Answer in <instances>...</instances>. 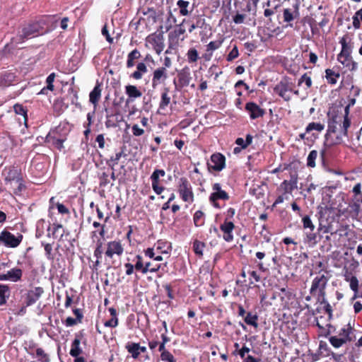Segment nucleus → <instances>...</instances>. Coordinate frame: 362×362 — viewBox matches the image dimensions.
<instances>
[{"mask_svg":"<svg viewBox=\"0 0 362 362\" xmlns=\"http://www.w3.org/2000/svg\"><path fill=\"white\" fill-rule=\"evenodd\" d=\"M306 238L308 242L315 243H316V238L317 235L315 233H314V230H310L305 232Z\"/></svg>","mask_w":362,"mask_h":362,"instance_id":"obj_57","label":"nucleus"},{"mask_svg":"<svg viewBox=\"0 0 362 362\" xmlns=\"http://www.w3.org/2000/svg\"><path fill=\"white\" fill-rule=\"evenodd\" d=\"M124 249L119 241H111L107 243V248L105 255L112 258L114 255H121Z\"/></svg>","mask_w":362,"mask_h":362,"instance_id":"obj_17","label":"nucleus"},{"mask_svg":"<svg viewBox=\"0 0 362 362\" xmlns=\"http://www.w3.org/2000/svg\"><path fill=\"white\" fill-rule=\"evenodd\" d=\"M353 26L356 29L361 27V21H362V8L357 11L353 16Z\"/></svg>","mask_w":362,"mask_h":362,"instance_id":"obj_43","label":"nucleus"},{"mask_svg":"<svg viewBox=\"0 0 362 362\" xmlns=\"http://www.w3.org/2000/svg\"><path fill=\"white\" fill-rule=\"evenodd\" d=\"M350 107H351L347 105L344 108V114L340 115L343 117L342 120L344 121V124H342V127L344 128V133L347 132L349 127L351 125V121L349 117Z\"/></svg>","mask_w":362,"mask_h":362,"instance_id":"obj_31","label":"nucleus"},{"mask_svg":"<svg viewBox=\"0 0 362 362\" xmlns=\"http://www.w3.org/2000/svg\"><path fill=\"white\" fill-rule=\"evenodd\" d=\"M178 192L184 202H192L194 194L192 186L186 177H181L179 180Z\"/></svg>","mask_w":362,"mask_h":362,"instance_id":"obj_5","label":"nucleus"},{"mask_svg":"<svg viewBox=\"0 0 362 362\" xmlns=\"http://www.w3.org/2000/svg\"><path fill=\"white\" fill-rule=\"evenodd\" d=\"M223 41H211L207 45V49L206 51H214L216 49H218L222 44Z\"/></svg>","mask_w":362,"mask_h":362,"instance_id":"obj_52","label":"nucleus"},{"mask_svg":"<svg viewBox=\"0 0 362 362\" xmlns=\"http://www.w3.org/2000/svg\"><path fill=\"white\" fill-rule=\"evenodd\" d=\"M212 189L213 193L209 197V200L214 206L220 208L217 200L218 199H226V192L221 189V185L219 183H215L213 185Z\"/></svg>","mask_w":362,"mask_h":362,"instance_id":"obj_11","label":"nucleus"},{"mask_svg":"<svg viewBox=\"0 0 362 362\" xmlns=\"http://www.w3.org/2000/svg\"><path fill=\"white\" fill-rule=\"evenodd\" d=\"M302 222H303V228L305 230H308V229H309L310 230H315V227L308 216H305L302 218Z\"/></svg>","mask_w":362,"mask_h":362,"instance_id":"obj_46","label":"nucleus"},{"mask_svg":"<svg viewBox=\"0 0 362 362\" xmlns=\"http://www.w3.org/2000/svg\"><path fill=\"white\" fill-rule=\"evenodd\" d=\"M101 95L100 85L97 83L93 90L90 93L89 100L94 105H96Z\"/></svg>","mask_w":362,"mask_h":362,"instance_id":"obj_23","label":"nucleus"},{"mask_svg":"<svg viewBox=\"0 0 362 362\" xmlns=\"http://www.w3.org/2000/svg\"><path fill=\"white\" fill-rule=\"evenodd\" d=\"M43 293V288L39 286L29 290L25 298V304L26 306H30L35 303L41 297Z\"/></svg>","mask_w":362,"mask_h":362,"instance_id":"obj_12","label":"nucleus"},{"mask_svg":"<svg viewBox=\"0 0 362 362\" xmlns=\"http://www.w3.org/2000/svg\"><path fill=\"white\" fill-rule=\"evenodd\" d=\"M55 76V74L52 73L47 76L46 79L47 89H49L50 91H52L54 90L53 82L54 81Z\"/></svg>","mask_w":362,"mask_h":362,"instance_id":"obj_51","label":"nucleus"},{"mask_svg":"<svg viewBox=\"0 0 362 362\" xmlns=\"http://www.w3.org/2000/svg\"><path fill=\"white\" fill-rule=\"evenodd\" d=\"M148 71L146 64L140 62L136 65V71L132 74L131 77L136 80L141 79L144 74Z\"/></svg>","mask_w":362,"mask_h":362,"instance_id":"obj_25","label":"nucleus"},{"mask_svg":"<svg viewBox=\"0 0 362 362\" xmlns=\"http://www.w3.org/2000/svg\"><path fill=\"white\" fill-rule=\"evenodd\" d=\"M318 153L316 150H313L308 154L307 158V165L310 168L315 167V160L317 159Z\"/></svg>","mask_w":362,"mask_h":362,"instance_id":"obj_41","label":"nucleus"},{"mask_svg":"<svg viewBox=\"0 0 362 362\" xmlns=\"http://www.w3.org/2000/svg\"><path fill=\"white\" fill-rule=\"evenodd\" d=\"M15 77L14 74L7 71L0 74L1 82L4 86H9L14 81Z\"/></svg>","mask_w":362,"mask_h":362,"instance_id":"obj_30","label":"nucleus"},{"mask_svg":"<svg viewBox=\"0 0 362 362\" xmlns=\"http://www.w3.org/2000/svg\"><path fill=\"white\" fill-rule=\"evenodd\" d=\"M6 185H13V184H18V190L22 191L25 189L23 177L20 170L17 168H12L8 170L7 175L5 177Z\"/></svg>","mask_w":362,"mask_h":362,"instance_id":"obj_4","label":"nucleus"},{"mask_svg":"<svg viewBox=\"0 0 362 362\" xmlns=\"http://www.w3.org/2000/svg\"><path fill=\"white\" fill-rule=\"evenodd\" d=\"M238 57V50L235 45H234L232 50L228 54V61L233 60Z\"/></svg>","mask_w":362,"mask_h":362,"instance_id":"obj_61","label":"nucleus"},{"mask_svg":"<svg viewBox=\"0 0 362 362\" xmlns=\"http://www.w3.org/2000/svg\"><path fill=\"white\" fill-rule=\"evenodd\" d=\"M125 93L128 96L126 100L127 104L132 103L136 98H140L142 95V93L134 85L126 86Z\"/></svg>","mask_w":362,"mask_h":362,"instance_id":"obj_19","label":"nucleus"},{"mask_svg":"<svg viewBox=\"0 0 362 362\" xmlns=\"http://www.w3.org/2000/svg\"><path fill=\"white\" fill-rule=\"evenodd\" d=\"M257 315H253L251 313H247L244 318L245 322L249 325H252L255 327H257Z\"/></svg>","mask_w":362,"mask_h":362,"instance_id":"obj_36","label":"nucleus"},{"mask_svg":"<svg viewBox=\"0 0 362 362\" xmlns=\"http://www.w3.org/2000/svg\"><path fill=\"white\" fill-rule=\"evenodd\" d=\"M225 156L221 153H216L212 154L210 160L207 163L209 172L221 171L225 167Z\"/></svg>","mask_w":362,"mask_h":362,"instance_id":"obj_10","label":"nucleus"},{"mask_svg":"<svg viewBox=\"0 0 362 362\" xmlns=\"http://www.w3.org/2000/svg\"><path fill=\"white\" fill-rule=\"evenodd\" d=\"M13 110L16 115H21L23 117V122L25 126H27L28 121V115H27V109L21 104H16L13 106Z\"/></svg>","mask_w":362,"mask_h":362,"instance_id":"obj_28","label":"nucleus"},{"mask_svg":"<svg viewBox=\"0 0 362 362\" xmlns=\"http://www.w3.org/2000/svg\"><path fill=\"white\" fill-rule=\"evenodd\" d=\"M299 8L300 4L298 1H296L291 6L284 8L283 11L284 21L289 23L291 27H293L291 22L300 17Z\"/></svg>","mask_w":362,"mask_h":362,"instance_id":"obj_9","label":"nucleus"},{"mask_svg":"<svg viewBox=\"0 0 362 362\" xmlns=\"http://www.w3.org/2000/svg\"><path fill=\"white\" fill-rule=\"evenodd\" d=\"M337 59L350 71H354L358 67V64L352 60L351 54L349 56H343L341 58L340 57V54H338Z\"/></svg>","mask_w":362,"mask_h":362,"instance_id":"obj_22","label":"nucleus"},{"mask_svg":"<svg viewBox=\"0 0 362 362\" xmlns=\"http://www.w3.org/2000/svg\"><path fill=\"white\" fill-rule=\"evenodd\" d=\"M36 355L40 358L41 361H44L45 362L49 361L48 356L45 353L42 348H37L36 349Z\"/></svg>","mask_w":362,"mask_h":362,"instance_id":"obj_54","label":"nucleus"},{"mask_svg":"<svg viewBox=\"0 0 362 362\" xmlns=\"http://www.w3.org/2000/svg\"><path fill=\"white\" fill-rule=\"evenodd\" d=\"M339 43L341 45V51L339 54H340V57L341 58L343 56H349L351 53L352 50V45L351 43V39L348 35H344L339 41Z\"/></svg>","mask_w":362,"mask_h":362,"instance_id":"obj_20","label":"nucleus"},{"mask_svg":"<svg viewBox=\"0 0 362 362\" xmlns=\"http://www.w3.org/2000/svg\"><path fill=\"white\" fill-rule=\"evenodd\" d=\"M343 117L339 115H332V117L328 121V128L327 133L325 134V139H327L328 136L331 134L336 133L337 131L339 132L341 136H347L348 131L344 133V128L342 124H344V121L342 120Z\"/></svg>","mask_w":362,"mask_h":362,"instance_id":"obj_2","label":"nucleus"},{"mask_svg":"<svg viewBox=\"0 0 362 362\" xmlns=\"http://www.w3.org/2000/svg\"><path fill=\"white\" fill-rule=\"evenodd\" d=\"M51 16L42 17L38 20L25 23L19 28L15 40L17 43H22L27 40L37 37L44 33L45 25L52 20Z\"/></svg>","mask_w":362,"mask_h":362,"instance_id":"obj_1","label":"nucleus"},{"mask_svg":"<svg viewBox=\"0 0 362 362\" xmlns=\"http://www.w3.org/2000/svg\"><path fill=\"white\" fill-rule=\"evenodd\" d=\"M350 207L355 215L358 216L359 214L361 211V206L359 203L354 202L353 204L350 205Z\"/></svg>","mask_w":362,"mask_h":362,"instance_id":"obj_64","label":"nucleus"},{"mask_svg":"<svg viewBox=\"0 0 362 362\" xmlns=\"http://www.w3.org/2000/svg\"><path fill=\"white\" fill-rule=\"evenodd\" d=\"M303 83H305V86L308 88H310L312 86V80L310 76H308L307 74H304L298 80V85L300 86Z\"/></svg>","mask_w":362,"mask_h":362,"instance_id":"obj_48","label":"nucleus"},{"mask_svg":"<svg viewBox=\"0 0 362 362\" xmlns=\"http://www.w3.org/2000/svg\"><path fill=\"white\" fill-rule=\"evenodd\" d=\"M103 243L101 240H98L96 243V248L94 251V256L97 259H100L102 257L103 254Z\"/></svg>","mask_w":362,"mask_h":362,"instance_id":"obj_49","label":"nucleus"},{"mask_svg":"<svg viewBox=\"0 0 362 362\" xmlns=\"http://www.w3.org/2000/svg\"><path fill=\"white\" fill-rule=\"evenodd\" d=\"M325 129V125L321 123L310 122L308 124L305 129L306 133L315 130L317 132H322Z\"/></svg>","mask_w":362,"mask_h":362,"instance_id":"obj_40","label":"nucleus"},{"mask_svg":"<svg viewBox=\"0 0 362 362\" xmlns=\"http://www.w3.org/2000/svg\"><path fill=\"white\" fill-rule=\"evenodd\" d=\"M328 281L329 277L327 275L324 274L317 275L312 281L310 293L314 296L320 292L323 295V291H325Z\"/></svg>","mask_w":362,"mask_h":362,"instance_id":"obj_6","label":"nucleus"},{"mask_svg":"<svg viewBox=\"0 0 362 362\" xmlns=\"http://www.w3.org/2000/svg\"><path fill=\"white\" fill-rule=\"evenodd\" d=\"M23 240V235L18 233L17 235H13L9 231L3 230L0 233V243L7 247H18Z\"/></svg>","mask_w":362,"mask_h":362,"instance_id":"obj_3","label":"nucleus"},{"mask_svg":"<svg viewBox=\"0 0 362 362\" xmlns=\"http://www.w3.org/2000/svg\"><path fill=\"white\" fill-rule=\"evenodd\" d=\"M274 91L281 97L284 100L289 101L291 95L288 92L293 91V83L289 82L287 78H284L274 88Z\"/></svg>","mask_w":362,"mask_h":362,"instance_id":"obj_7","label":"nucleus"},{"mask_svg":"<svg viewBox=\"0 0 362 362\" xmlns=\"http://www.w3.org/2000/svg\"><path fill=\"white\" fill-rule=\"evenodd\" d=\"M179 81L183 86H187L189 84L191 77L188 71H182L178 74Z\"/></svg>","mask_w":362,"mask_h":362,"instance_id":"obj_38","label":"nucleus"},{"mask_svg":"<svg viewBox=\"0 0 362 362\" xmlns=\"http://www.w3.org/2000/svg\"><path fill=\"white\" fill-rule=\"evenodd\" d=\"M329 341L334 348H339L346 344L344 340L337 336L330 337Z\"/></svg>","mask_w":362,"mask_h":362,"instance_id":"obj_45","label":"nucleus"},{"mask_svg":"<svg viewBox=\"0 0 362 362\" xmlns=\"http://www.w3.org/2000/svg\"><path fill=\"white\" fill-rule=\"evenodd\" d=\"M298 183V175L295 173L291 174L289 180H284L280 185V188L284 190L285 194H291L296 189Z\"/></svg>","mask_w":362,"mask_h":362,"instance_id":"obj_14","label":"nucleus"},{"mask_svg":"<svg viewBox=\"0 0 362 362\" xmlns=\"http://www.w3.org/2000/svg\"><path fill=\"white\" fill-rule=\"evenodd\" d=\"M194 223L197 227H199L204 223V214L202 211H197L194 215Z\"/></svg>","mask_w":362,"mask_h":362,"instance_id":"obj_39","label":"nucleus"},{"mask_svg":"<svg viewBox=\"0 0 362 362\" xmlns=\"http://www.w3.org/2000/svg\"><path fill=\"white\" fill-rule=\"evenodd\" d=\"M11 294L10 288L7 285L0 284V305L6 303Z\"/></svg>","mask_w":362,"mask_h":362,"instance_id":"obj_24","label":"nucleus"},{"mask_svg":"<svg viewBox=\"0 0 362 362\" xmlns=\"http://www.w3.org/2000/svg\"><path fill=\"white\" fill-rule=\"evenodd\" d=\"M325 73L327 82L331 84H335L337 78L339 77V74L329 69H326Z\"/></svg>","mask_w":362,"mask_h":362,"instance_id":"obj_35","label":"nucleus"},{"mask_svg":"<svg viewBox=\"0 0 362 362\" xmlns=\"http://www.w3.org/2000/svg\"><path fill=\"white\" fill-rule=\"evenodd\" d=\"M80 339L76 337L71 344L70 350V355L73 357H76L82 352V349L80 347Z\"/></svg>","mask_w":362,"mask_h":362,"instance_id":"obj_27","label":"nucleus"},{"mask_svg":"<svg viewBox=\"0 0 362 362\" xmlns=\"http://www.w3.org/2000/svg\"><path fill=\"white\" fill-rule=\"evenodd\" d=\"M23 275V271L20 268H13L8 271L6 274H0V281H11L16 282L21 280Z\"/></svg>","mask_w":362,"mask_h":362,"instance_id":"obj_16","label":"nucleus"},{"mask_svg":"<svg viewBox=\"0 0 362 362\" xmlns=\"http://www.w3.org/2000/svg\"><path fill=\"white\" fill-rule=\"evenodd\" d=\"M99 180H100V186H101V187H105L110 183L109 175L105 172H103L100 175Z\"/></svg>","mask_w":362,"mask_h":362,"instance_id":"obj_50","label":"nucleus"},{"mask_svg":"<svg viewBox=\"0 0 362 362\" xmlns=\"http://www.w3.org/2000/svg\"><path fill=\"white\" fill-rule=\"evenodd\" d=\"M160 358L164 362H176L173 355L170 352H165L160 354Z\"/></svg>","mask_w":362,"mask_h":362,"instance_id":"obj_53","label":"nucleus"},{"mask_svg":"<svg viewBox=\"0 0 362 362\" xmlns=\"http://www.w3.org/2000/svg\"><path fill=\"white\" fill-rule=\"evenodd\" d=\"M354 331L350 324H348L339 330L337 337L344 340L346 344L351 342L353 340Z\"/></svg>","mask_w":362,"mask_h":362,"instance_id":"obj_21","label":"nucleus"},{"mask_svg":"<svg viewBox=\"0 0 362 362\" xmlns=\"http://www.w3.org/2000/svg\"><path fill=\"white\" fill-rule=\"evenodd\" d=\"M245 110L250 114V117L252 119L262 117L265 114L264 110L253 102L246 103Z\"/></svg>","mask_w":362,"mask_h":362,"instance_id":"obj_15","label":"nucleus"},{"mask_svg":"<svg viewBox=\"0 0 362 362\" xmlns=\"http://www.w3.org/2000/svg\"><path fill=\"white\" fill-rule=\"evenodd\" d=\"M168 78L167 69L165 67H159L154 70L152 78V87L156 88L158 85L163 83Z\"/></svg>","mask_w":362,"mask_h":362,"instance_id":"obj_13","label":"nucleus"},{"mask_svg":"<svg viewBox=\"0 0 362 362\" xmlns=\"http://www.w3.org/2000/svg\"><path fill=\"white\" fill-rule=\"evenodd\" d=\"M211 234L218 237H223L226 240V217L222 220V216L217 214L215 218V224L209 230Z\"/></svg>","mask_w":362,"mask_h":362,"instance_id":"obj_8","label":"nucleus"},{"mask_svg":"<svg viewBox=\"0 0 362 362\" xmlns=\"http://www.w3.org/2000/svg\"><path fill=\"white\" fill-rule=\"evenodd\" d=\"M205 246L206 245L204 243L195 240L193 242V251L198 257H201L203 256V250Z\"/></svg>","mask_w":362,"mask_h":362,"instance_id":"obj_32","label":"nucleus"},{"mask_svg":"<svg viewBox=\"0 0 362 362\" xmlns=\"http://www.w3.org/2000/svg\"><path fill=\"white\" fill-rule=\"evenodd\" d=\"M187 60L189 63H194L199 59V54L197 50L192 47L190 48L187 53Z\"/></svg>","mask_w":362,"mask_h":362,"instance_id":"obj_42","label":"nucleus"},{"mask_svg":"<svg viewBox=\"0 0 362 362\" xmlns=\"http://www.w3.org/2000/svg\"><path fill=\"white\" fill-rule=\"evenodd\" d=\"M251 191L252 192L253 194H255L256 196V197L257 199L263 197V196L264 194V191L259 186H257V188H253L252 189H251Z\"/></svg>","mask_w":362,"mask_h":362,"instance_id":"obj_63","label":"nucleus"},{"mask_svg":"<svg viewBox=\"0 0 362 362\" xmlns=\"http://www.w3.org/2000/svg\"><path fill=\"white\" fill-rule=\"evenodd\" d=\"M62 228V226L61 224H54L53 230L52 233H49L51 228H50V226H49L48 228H47V231H48L47 237H52L53 238H56L55 234H56L57 231L58 230V229Z\"/></svg>","mask_w":362,"mask_h":362,"instance_id":"obj_56","label":"nucleus"},{"mask_svg":"<svg viewBox=\"0 0 362 362\" xmlns=\"http://www.w3.org/2000/svg\"><path fill=\"white\" fill-rule=\"evenodd\" d=\"M141 57L139 51L134 49L127 55V67L132 68L135 65L134 60L139 59Z\"/></svg>","mask_w":362,"mask_h":362,"instance_id":"obj_26","label":"nucleus"},{"mask_svg":"<svg viewBox=\"0 0 362 362\" xmlns=\"http://www.w3.org/2000/svg\"><path fill=\"white\" fill-rule=\"evenodd\" d=\"M123 155V151H119L115 154L114 156H111L109 160H107V165L112 169V170H115V166L118 163V161L121 158Z\"/></svg>","mask_w":362,"mask_h":362,"instance_id":"obj_34","label":"nucleus"},{"mask_svg":"<svg viewBox=\"0 0 362 362\" xmlns=\"http://www.w3.org/2000/svg\"><path fill=\"white\" fill-rule=\"evenodd\" d=\"M226 0H213L214 7L221 6L223 15L226 13V8H225V4Z\"/></svg>","mask_w":362,"mask_h":362,"instance_id":"obj_55","label":"nucleus"},{"mask_svg":"<svg viewBox=\"0 0 362 362\" xmlns=\"http://www.w3.org/2000/svg\"><path fill=\"white\" fill-rule=\"evenodd\" d=\"M132 133L136 136H141L144 131L143 129L140 128L137 124H134L132 126Z\"/></svg>","mask_w":362,"mask_h":362,"instance_id":"obj_62","label":"nucleus"},{"mask_svg":"<svg viewBox=\"0 0 362 362\" xmlns=\"http://www.w3.org/2000/svg\"><path fill=\"white\" fill-rule=\"evenodd\" d=\"M165 175V173L163 170H155L151 175V180L153 182H158L159 177H163Z\"/></svg>","mask_w":362,"mask_h":362,"instance_id":"obj_47","label":"nucleus"},{"mask_svg":"<svg viewBox=\"0 0 362 362\" xmlns=\"http://www.w3.org/2000/svg\"><path fill=\"white\" fill-rule=\"evenodd\" d=\"M45 247V255L49 259H52L53 256L52 255V246L49 243L43 244Z\"/></svg>","mask_w":362,"mask_h":362,"instance_id":"obj_59","label":"nucleus"},{"mask_svg":"<svg viewBox=\"0 0 362 362\" xmlns=\"http://www.w3.org/2000/svg\"><path fill=\"white\" fill-rule=\"evenodd\" d=\"M104 325L108 327H116L118 325V318L112 317L110 320L106 321Z\"/></svg>","mask_w":362,"mask_h":362,"instance_id":"obj_60","label":"nucleus"},{"mask_svg":"<svg viewBox=\"0 0 362 362\" xmlns=\"http://www.w3.org/2000/svg\"><path fill=\"white\" fill-rule=\"evenodd\" d=\"M345 280L346 281H349V285H350V288L355 293H358V281L356 278V276H345Z\"/></svg>","mask_w":362,"mask_h":362,"instance_id":"obj_37","label":"nucleus"},{"mask_svg":"<svg viewBox=\"0 0 362 362\" xmlns=\"http://www.w3.org/2000/svg\"><path fill=\"white\" fill-rule=\"evenodd\" d=\"M137 262L134 266L135 269L136 270H141V272L143 274H146L148 272H157L160 267V265H156L154 267H151V263L147 262L145 264V266H144L142 262V257L140 255L136 256Z\"/></svg>","mask_w":362,"mask_h":362,"instance_id":"obj_18","label":"nucleus"},{"mask_svg":"<svg viewBox=\"0 0 362 362\" xmlns=\"http://www.w3.org/2000/svg\"><path fill=\"white\" fill-rule=\"evenodd\" d=\"M306 238L308 242L315 243H316V238L317 235L315 233H314V230H310L305 232Z\"/></svg>","mask_w":362,"mask_h":362,"instance_id":"obj_58","label":"nucleus"},{"mask_svg":"<svg viewBox=\"0 0 362 362\" xmlns=\"http://www.w3.org/2000/svg\"><path fill=\"white\" fill-rule=\"evenodd\" d=\"M169 89L165 88L161 94V100L160 103V108L165 109L170 103V97L168 95Z\"/></svg>","mask_w":362,"mask_h":362,"instance_id":"obj_33","label":"nucleus"},{"mask_svg":"<svg viewBox=\"0 0 362 362\" xmlns=\"http://www.w3.org/2000/svg\"><path fill=\"white\" fill-rule=\"evenodd\" d=\"M127 351L131 354L132 357L134 359L138 358L140 353L139 350V344L138 343H128L125 346Z\"/></svg>","mask_w":362,"mask_h":362,"instance_id":"obj_29","label":"nucleus"},{"mask_svg":"<svg viewBox=\"0 0 362 362\" xmlns=\"http://www.w3.org/2000/svg\"><path fill=\"white\" fill-rule=\"evenodd\" d=\"M189 1H184V0H179L177 2V6L180 8V13L182 16H187L188 15L189 12L187 10V6H189Z\"/></svg>","mask_w":362,"mask_h":362,"instance_id":"obj_44","label":"nucleus"}]
</instances>
